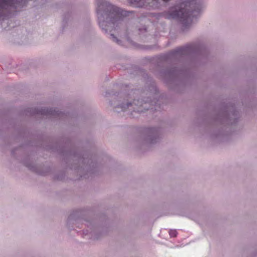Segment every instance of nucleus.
I'll return each mask as SVG.
<instances>
[{
  "label": "nucleus",
  "mask_w": 257,
  "mask_h": 257,
  "mask_svg": "<svg viewBox=\"0 0 257 257\" xmlns=\"http://www.w3.org/2000/svg\"><path fill=\"white\" fill-rule=\"evenodd\" d=\"M83 177H84V178H87V177L86 176V175H83Z\"/></svg>",
  "instance_id": "nucleus-15"
},
{
  "label": "nucleus",
  "mask_w": 257,
  "mask_h": 257,
  "mask_svg": "<svg viewBox=\"0 0 257 257\" xmlns=\"http://www.w3.org/2000/svg\"><path fill=\"white\" fill-rule=\"evenodd\" d=\"M27 0H0V21L2 28L9 30L14 27L11 26L12 21L9 18L16 14L26 6Z\"/></svg>",
  "instance_id": "nucleus-5"
},
{
  "label": "nucleus",
  "mask_w": 257,
  "mask_h": 257,
  "mask_svg": "<svg viewBox=\"0 0 257 257\" xmlns=\"http://www.w3.org/2000/svg\"><path fill=\"white\" fill-rule=\"evenodd\" d=\"M25 165L29 169L35 171L36 170L35 166L31 163L25 162Z\"/></svg>",
  "instance_id": "nucleus-13"
},
{
  "label": "nucleus",
  "mask_w": 257,
  "mask_h": 257,
  "mask_svg": "<svg viewBox=\"0 0 257 257\" xmlns=\"http://www.w3.org/2000/svg\"><path fill=\"white\" fill-rule=\"evenodd\" d=\"M96 5L98 22L102 30L107 33L110 28L115 30L120 29L124 31V36L127 37V30L123 21L125 13L106 0H96Z\"/></svg>",
  "instance_id": "nucleus-3"
},
{
  "label": "nucleus",
  "mask_w": 257,
  "mask_h": 257,
  "mask_svg": "<svg viewBox=\"0 0 257 257\" xmlns=\"http://www.w3.org/2000/svg\"><path fill=\"white\" fill-rule=\"evenodd\" d=\"M130 3L135 7H139L140 5L138 3L141 0H129ZM149 5L154 9L159 8L163 5L168 2L170 0H147Z\"/></svg>",
  "instance_id": "nucleus-10"
},
{
  "label": "nucleus",
  "mask_w": 257,
  "mask_h": 257,
  "mask_svg": "<svg viewBox=\"0 0 257 257\" xmlns=\"http://www.w3.org/2000/svg\"><path fill=\"white\" fill-rule=\"evenodd\" d=\"M169 234L171 237H175L177 235V231L176 230H170L169 231Z\"/></svg>",
  "instance_id": "nucleus-14"
},
{
  "label": "nucleus",
  "mask_w": 257,
  "mask_h": 257,
  "mask_svg": "<svg viewBox=\"0 0 257 257\" xmlns=\"http://www.w3.org/2000/svg\"><path fill=\"white\" fill-rule=\"evenodd\" d=\"M78 214V212H74L70 215L68 219V223H70L71 222L73 223V221H76L78 218H76V216Z\"/></svg>",
  "instance_id": "nucleus-11"
},
{
  "label": "nucleus",
  "mask_w": 257,
  "mask_h": 257,
  "mask_svg": "<svg viewBox=\"0 0 257 257\" xmlns=\"http://www.w3.org/2000/svg\"><path fill=\"white\" fill-rule=\"evenodd\" d=\"M112 96L113 100L109 104L113 106L114 111L127 112L133 117L134 113H140L151 108V105H156L158 91L156 85L151 84L149 89L144 91L139 90H131L120 92L112 91L106 92L105 96Z\"/></svg>",
  "instance_id": "nucleus-1"
},
{
  "label": "nucleus",
  "mask_w": 257,
  "mask_h": 257,
  "mask_svg": "<svg viewBox=\"0 0 257 257\" xmlns=\"http://www.w3.org/2000/svg\"><path fill=\"white\" fill-rule=\"evenodd\" d=\"M69 157L75 162L74 165L72 167L78 171H86L90 174H94L99 167L95 156L87 154H82L79 153H70Z\"/></svg>",
  "instance_id": "nucleus-6"
},
{
  "label": "nucleus",
  "mask_w": 257,
  "mask_h": 257,
  "mask_svg": "<svg viewBox=\"0 0 257 257\" xmlns=\"http://www.w3.org/2000/svg\"><path fill=\"white\" fill-rule=\"evenodd\" d=\"M109 38L118 45H120L121 43V41L116 37L113 34H110L109 35Z\"/></svg>",
  "instance_id": "nucleus-12"
},
{
  "label": "nucleus",
  "mask_w": 257,
  "mask_h": 257,
  "mask_svg": "<svg viewBox=\"0 0 257 257\" xmlns=\"http://www.w3.org/2000/svg\"><path fill=\"white\" fill-rule=\"evenodd\" d=\"M161 130L158 127L146 128L140 138L141 145L147 148L159 143L161 140Z\"/></svg>",
  "instance_id": "nucleus-7"
},
{
  "label": "nucleus",
  "mask_w": 257,
  "mask_h": 257,
  "mask_svg": "<svg viewBox=\"0 0 257 257\" xmlns=\"http://www.w3.org/2000/svg\"><path fill=\"white\" fill-rule=\"evenodd\" d=\"M26 113L27 115H41L46 117L63 118L67 117L69 113L60 111L56 109L47 107L44 108H29L26 110Z\"/></svg>",
  "instance_id": "nucleus-8"
},
{
  "label": "nucleus",
  "mask_w": 257,
  "mask_h": 257,
  "mask_svg": "<svg viewBox=\"0 0 257 257\" xmlns=\"http://www.w3.org/2000/svg\"><path fill=\"white\" fill-rule=\"evenodd\" d=\"M202 8L199 0H192L182 3L180 6L171 7L163 12L161 16L165 19H179L182 24L181 31L186 33L192 27Z\"/></svg>",
  "instance_id": "nucleus-4"
},
{
  "label": "nucleus",
  "mask_w": 257,
  "mask_h": 257,
  "mask_svg": "<svg viewBox=\"0 0 257 257\" xmlns=\"http://www.w3.org/2000/svg\"><path fill=\"white\" fill-rule=\"evenodd\" d=\"M229 112L225 111L220 112L215 118V121L222 124H235L239 118V113L233 105L227 107Z\"/></svg>",
  "instance_id": "nucleus-9"
},
{
  "label": "nucleus",
  "mask_w": 257,
  "mask_h": 257,
  "mask_svg": "<svg viewBox=\"0 0 257 257\" xmlns=\"http://www.w3.org/2000/svg\"><path fill=\"white\" fill-rule=\"evenodd\" d=\"M209 49L199 43H193L177 48L170 52L163 55L162 59L174 64L180 63L182 66L180 69L162 70L158 74V76L164 79L166 83L174 82L177 78L186 76L188 68L186 61L191 56H196L200 61L207 60L210 56Z\"/></svg>",
  "instance_id": "nucleus-2"
}]
</instances>
